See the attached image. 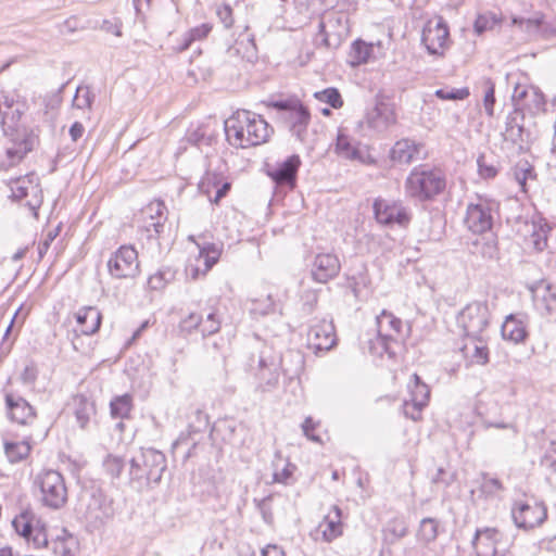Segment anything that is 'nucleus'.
<instances>
[{"label":"nucleus","mask_w":556,"mask_h":556,"mask_svg":"<svg viewBox=\"0 0 556 556\" xmlns=\"http://www.w3.org/2000/svg\"><path fill=\"white\" fill-rule=\"evenodd\" d=\"M300 165L301 160L299 155H291L279 164L278 167L270 173V176L278 185H288L293 188Z\"/></svg>","instance_id":"obj_29"},{"label":"nucleus","mask_w":556,"mask_h":556,"mask_svg":"<svg viewBox=\"0 0 556 556\" xmlns=\"http://www.w3.org/2000/svg\"><path fill=\"white\" fill-rule=\"evenodd\" d=\"M490 309L486 302L468 303L457 315V325L467 337L478 339L490 323Z\"/></svg>","instance_id":"obj_6"},{"label":"nucleus","mask_w":556,"mask_h":556,"mask_svg":"<svg viewBox=\"0 0 556 556\" xmlns=\"http://www.w3.org/2000/svg\"><path fill=\"white\" fill-rule=\"evenodd\" d=\"M114 513L113 500L98 491L90 495L84 518L90 527L98 529L113 518Z\"/></svg>","instance_id":"obj_10"},{"label":"nucleus","mask_w":556,"mask_h":556,"mask_svg":"<svg viewBox=\"0 0 556 556\" xmlns=\"http://www.w3.org/2000/svg\"><path fill=\"white\" fill-rule=\"evenodd\" d=\"M511 24L530 37L551 38L556 35V23L546 22L542 13H535L531 18L513 17Z\"/></svg>","instance_id":"obj_21"},{"label":"nucleus","mask_w":556,"mask_h":556,"mask_svg":"<svg viewBox=\"0 0 556 556\" xmlns=\"http://www.w3.org/2000/svg\"><path fill=\"white\" fill-rule=\"evenodd\" d=\"M374 50L372 43H367L364 40H355L350 48L348 62L351 66L355 67L365 64L369 61Z\"/></svg>","instance_id":"obj_36"},{"label":"nucleus","mask_w":556,"mask_h":556,"mask_svg":"<svg viewBox=\"0 0 556 556\" xmlns=\"http://www.w3.org/2000/svg\"><path fill=\"white\" fill-rule=\"evenodd\" d=\"M377 338L370 341L369 350L372 354L382 355L388 353L392 355V343L403 337V321L392 313L382 311L376 317Z\"/></svg>","instance_id":"obj_5"},{"label":"nucleus","mask_w":556,"mask_h":556,"mask_svg":"<svg viewBox=\"0 0 556 556\" xmlns=\"http://www.w3.org/2000/svg\"><path fill=\"white\" fill-rule=\"evenodd\" d=\"M482 488L485 492H489V493H495L503 489L501 481L495 478L484 479Z\"/></svg>","instance_id":"obj_62"},{"label":"nucleus","mask_w":556,"mask_h":556,"mask_svg":"<svg viewBox=\"0 0 556 556\" xmlns=\"http://www.w3.org/2000/svg\"><path fill=\"white\" fill-rule=\"evenodd\" d=\"M9 188L13 199L25 200V205L29 207L34 215H37L36 212L42 203V190L35 174L10 180Z\"/></svg>","instance_id":"obj_8"},{"label":"nucleus","mask_w":556,"mask_h":556,"mask_svg":"<svg viewBox=\"0 0 556 556\" xmlns=\"http://www.w3.org/2000/svg\"><path fill=\"white\" fill-rule=\"evenodd\" d=\"M494 103H495V97H494V86L491 85L488 90L485 91L484 99H483V106L484 111L489 116H493L494 113Z\"/></svg>","instance_id":"obj_59"},{"label":"nucleus","mask_w":556,"mask_h":556,"mask_svg":"<svg viewBox=\"0 0 556 556\" xmlns=\"http://www.w3.org/2000/svg\"><path fill=\"white\" fill-rule=\"evenodd\" d=\"M315 99L328 103L333 109H340L343 105L341 94L336 88H327L314 93Z\"/></svg>","instance_id":"obj_47"},{"label":"nucleus","mask_w":556,"mask_h":556,"mask_svg":"<svg viewBox=\"0 0 556 556\" xmlns=\"http://www.w3.org/2000/svg\"><path fill=\"white\" fill-rule=\"evenodd\" d=\"M463 352L473 363L484 365L489 361L488 349L480 340L478 342L472 340L466 343L463 348Z\"/></svg>","instance_id":"obj_40"},{"label":"nucleus","mask_w":556,"mask_h":556,"mask_svg":"<svg viewBox=\"0 0 556 556\" xmlns=\"http://www.w3.org/2000/svg\"><path fill=\"white\" fill-rule=\"evenodd\" d=\"M37 378V369L34 365H28L24 368L21 379L24 383H33Z\"/></svg>","instance_id":"obj_64"},{"label":"nucleus","mask_w":556,"mask_h":556,"mask_svg":"<svg viewBox=\"0 0 556 556\" xmlns=\"http://www.w3.org/2000/svg\"><path fill=\"white\" fill-rule=\"evenodd\" d=\"M219 256L220 250L214 244L201 248L194 261H190L187 265V275L193 280L205 276L214 264L217 263Z\"/></svg>","instance_id":"obj_19"},{"label":"nucleus","mask_w":556,"mask_h":556,"mask_svg":"<svg viewBox=\"0 0 556 556\" xmlns=\"http://www.w3.org/2000/svg\"><path fill=\"white\" fill-rule=\"evenodd\" d=\"M435 96L442 100H464L469 96L468 88H459L452 90L438 89Z\"/></svg>","instance_id":"obj_53"},{"label":"nucleus","mask_w":556,"mask_h":556,"mask_svg":"<svg viewBox=\"0 0 556 556\" xmlns=\"http://www.w3.org/2000/svg\"><path fill=\"white\" fill-rule=\"evenodd\" d=\"M497 204L486 199H478L467 206L465 225L473 233H484L492 228Z\"/></svg>","instance_id":"obj_9"},{"label":"nucleus","mask_w":556,"mask_h":556,"mask_svg":"<svg viewBox=\"0 0 556 556\" xmlns=\"http://www.w3.org/2000/svg\"><path fill=\"white\" fill-rule=\"evenodd\" d=\"M438 535V522L432 518H425L420 522L418 536L424 542H432Z\"/></svg>","instance_id":"obj_49"},{"label":"nucleus","mask_w":556,"mask_h":556,"mask_svg":"<svg viewBox=\"0 0 556 556\" xmlns=\"http://www.w3.org/2000/svg\"><path fill=\"white\" fill-rule=\"evenodd\" d=\"M35 515L25 510L16 516L12 526L16 533L23 536L28 543H31L34 548H41L48 545V538L45 527L39 525V521L34 526Z\"/></svg>","instance_id":"obj_12"},{"label":"nucleus","mask_w":556,"mask_h":556,"mask_svg":"<svg viewBox=\"0 0 556 556\" xmlns=\"http://www.w3.org/2000/svg\"><path fill=\"white\" fill-rule=\"evenodd\" d=\"M529 290L539 309L551 313L556 308V292L547 281L540 280L530 286Z\"/></svg>","instance_id":"obj_24"},{"label":"nucleus","mask_w":556,"mask_h":556,"mask_svg":"<svg viewBox=\"0 0 556 556\" xmlns=\"http://www.w3.org/2000/svg\"><path fill=\"white\" fill-rule=\"evenodd\" d=\"M219 184L218 177L211 174H207L200 184V189L216 204L230 189L229 182H223L220 186Z\"/></svg>","instance_id":"obj_34"},{"label":"nucleus","mask_w":556,"mask_h":556,"mask_svg":"<svg viewBox=\"0 0 556 556\" xmlns=\"http://www.w3.org/2000/svg\"><path fill=\"white\" fill-rule=\"evenodd\" d=\"M290 123L292 134L301 141L304 140L307 126L311 121L308 110L299 102L296 106H293L292 112L287 117Z\"/></svg>","instance_id":"obj_32"},{"label":"nucleus","mask_w":556,"mask_h":556,"mask_svg":"<svg viewBox=\"0 0 556 556\" xmlns=\"http://www.w3.org/2000/svg\"><path fill=\"white\" fill-rule=\"evenodd\" d=\"M294 469L295 466L288 462H285L281 469L279 468V463L275 464L274 480L280 483H287L292 477Z\"/></svg>","instance_id":"obj_52"},{"label":"nucleus","mask_w":556,"mask_h":556,"mask_svg":"<svg viewBox=\"0 0 556 556\" xmlns=\"http://www.w3.org/2000/svg\"><path fill=\"white\" fill-rule=\"evenodd\" d=\"M445 188V177L439 169L414 168L405 181L406 194L424 201L439 194Z\"/></svg>","instance_id":"obj_3"},{"label":"nucleus","mask_w":556,"mask_h":556,"mask_svg":"<svg viewBox=\"0 0 556 556\" xmlns=\"http://www.w3.org/2000/svg\"><path fill=\"white\" fill-rule=\"evenodd\" d=\"M110 408L113 418H128L132 409V396L130 394L115 396L110 403Z\"/></svg>","instance_id":"obj_39"},{"label":"nucleus","mask_w":556,"mask_h":556,"mask_svg":"<svg viewBox=\"0 0 556 556\" xmlns=\"http://www.w3.org/2000/svg\"><path fill=\"white\" fill-rule=\"evenodd\" d=\"M395 122L396 115L393 104L384 101L377 102L365 116L367 126L378 132L387 130Z\"/></svg>","instance_id":"obj_20"},{"label":"nucleus","mask_w":556,"mask_h":556,"mask_svg":"<svg viewBox=\"0 0 556 556\" xmlns=\"http://www.w3.org/2000/svg\"><path fill=\"white\" fill-rule=\"evenodd\" d=\"M165 455L154 448H141L130 460V481L138 488L156 485L166 469Z\"/></svg>","instance_id":"obj_2"},{"label":"nucleus","mask_w":556,"mask_h":556,"mask_svg":"<svg viewBox=\"0 0 556 556\" xmlns=\"http://www.w3.org/2000/svg\"><path fill=\"white\" fill-rule=\"evenodd\" d=\"M108 268L115 278H131L139 273L138 253L131 245L121 247L109 260Z\"/></svg>","instance_id":"obj_11"},{"label":"nucleus","mask_w":556,"mask_h":556,"mask_svg":"<svg viewBox=\"0 0 556 556\" xmlns=\"http://www.w3.org/2000/svg\"><path fill=\"white\" fill-rule=\"evenodd\" d=\"M500 533L496 529L485 528L477 530L472 540V546L477 556H493L497 552L496 543Z\"/></svg>","instance_id":"obj_27"},{"label":"nucleus","mask_w":556,"mask_h":556,"mask_svg":"<svg viewBox=\"0 0 556 556\" xmlns=\"http://www.w3.org/2000/svg\"><path fill=\"white\" fill-rule=\"evenodd\" d=\"M220 328V321L217 319L215 313H210L205 319L202 318L200 325V332L203 336H211L216 333Z\"/></svg>","instance_id":"obj_51"},{"label":"nucleus","mask_w":556,"mask_h":556,"mask_svg":"<svg viewBox=\"0 0 556 556\" xmlns=\"http://www.w3.org/2000/svg\"><path fill=\"white\" fill-rule=\"evenodd\" d=\"M515 181L526 194H532L539 190V181L533 166L528 161H519L513 168Z\"/></svg>","instance_id":"obj_23"},{"label":"nucleus","mask_w":556,"mask_h":556,"mask_svg":"<svg viewBox=\"0 0 556 556\" xmlns=\"http://www.w3.org/2000/svg\"><path fill=\"white\" fill-rule=\"evenodd\" d=\"M479 174L481 177L490 179L497 175V167L493 164H486L484 156L478 159Z\"/></svg>","instance_id":"obj_56"},{"label":"nucleus","mask_w":556,"mask_h":556,"mask_svg":"<svg viewBox=\"0 0 556 556\" xmlns=\"http://www.w3.org/2000/svg\"><path fill=\"white\" fill-rule=\"evenodd\" d=\"M124 465L125 460L122 457L112 454H109L103 460V468L112 479L119 478Z\"/></svg>","instance_id":"obj_48"},{"label":"nucleus","mask_w":556,"mask_h":556,"mask_svg":"<svg viewBox=\"0 0 556 556\" xmlns=\"http://www.w3.org/2000/svg\"><path fill=\"white\" fill-rule=\"evenodd\" d=\"M502 337L514 343L525 341L528 336L526 317L523 315H508L502 325Z\"/></svg>","instance_id":"obj_28"},{"label":"nucleus","mask_w":556,"mask_h":556,"mask_svg":"<svg viewBox=\"0 0 556 556\" xmlns=\"http://www.w3.org/2000/svg\"><path fill=\"white\" fill-rule=\"evenodd\" d=\"M225 134L232 147L248 149L265 143L273 128L261 115L242 110L226 119Z\"/></svg>","instance_id":"obj_1"},{"label":"nucleus","mask_w":556,"mask_h":556,"mask_svg":"<svg viewBox=\"0 0 556 556\" xmlns=\"http://www.w3.org/2000/svg\"><path fill=\"white\" fill-rule=\"evenodd\" d=\"M216 14L225 27H230L233 24L232 9L228 4L219 5L216 10Z\"/></svg>","instance_id":"obj_58"},{"label":"nucleus","mask_w":556,"mask_h":556,"mask_svg":"<svg viewBox=\"0 0 556 556\" xmlns=\"http://www.w3.org/2000/svg\"><path fill=\"white\" fill-rule=\"evenodd\" d=\"M25 104L15 101L13 96L0 92V114L2 115V122L5 125L8 119L21 118L24 113Z\"/></svg>","instance_id":"obj_37"},{"label":"nucleus","mask_w":556,"mask_h":556,"mask_svg":"<svg viewBox=\"0 0 556 556\" xmlns=\"http://www.w3.org/2000/svg\"><path fill=\"white\" fill-rule=\"evenodd\" d=\"M141 216L142 218H149L154 233L160 235L167 218L165 204L160 200H154L141 211Z\"/></svg>","instance_id":"obj_33"},{"label":"nucleus","mask_w":556,"mask_h":556,"mask_svg":"<svg viewBox=\"0 0 556 556\" xmlns=\"http://www.w3.org/2000/svg\"><path fill=\"white\" fill-rule=\"evenodd\" d=\"M421 43L428 53L442 58L451 45L450 29L446 22L441 16L429 20L421 34Z\"/></svg>","instance_id":"obj_7"},{"label":"nucleus","mask_w":556,"mask_h":556,"mask_svg":"<svg viewBox=\"0 0 556 556\" xmlns=\"http://www.w3.org/2000/svg\"><path fill=\"white\" fill-rule=\"evenodd\" d=\"M101 27L104 31L113 34L116 37L122 36L121 23L118 21H103Z\"/></svg>","instance_id":"obj_63"},{"label":"nucleus","mask_w":556,"mask_h":556,"mask_svg":"<svg viewBox=\"0 0 556 556\" xmlns=\"http://www.w3.org/2000/svg\"><path fill=\"white\" fill-rule=\"evenodd\" d=\"M336 152L344 159L364 162L362 152L353 143L352 139L341 131H339L337 137Z\"/></svg>","instance_id":"obj_38"},{"label":"nucleus","mask_w":556,"mask_h":556,"mask_svg":"<svg viewBox=\"0 0 556 556\" xmlns=\"http://www.w3.org/2000/svg\"><path fill=\"white\" fill-rule=\"evenodd\" d=\"M317 424L314 422V420L311 417L305 418L304 422L302 424V430L304 435L316 443H321V439L319 435L314 434V430L316 428Z\"/></svg>","instance_id":"obj_57"},{"label":"nucleus","mask_w":556,"mask_h":556,"mask_svg":"<svg viewBox=\"0 0 556 556\" xmlns=\"http://www.w3.org/2000/svg\"><path fill=\"white\" fill-rule=\"evenodd\" d=\"M545 100L543 93L534 87L529 90V98L525 101L521 109L528 110L531 114H538L544 110Z\"/></svg>","instance_id":"obj_46"},{"label":"nucleus","mask_w":556,"mask_h":556,"mask_svg":"<svg viewBox=\"0 0 556 556\" xmlns=\"http://www.w3.org/2000/svg\"><path fill=\"white\" fill-rule=\"evenodd\" d=\"M374 212L377 222L386 226L405 227L410 219L406 208L395 201L377 199L374 202Z\"/></svg>","instance_id":"obj_15"},{"label":"nucleus","mask_w":556,"mask_h":556,"mask_svg":"<svg viewBox=\"0 0 556 556\" xmlns=\"http://www.w3.org/2000/svg\"><path fill=\"white\" fill-rule=\"evenodd\" d=\"M526 228L529 233V237L527 238L529 243L536 251H543L547 247V235L549 231L547 224L532 222L530 224L527 223Z\"/></svg>","instance_id":"obj_35"},{"label":"nucleus","mask_w":556,"mask_h":556,"mask_svg":"<svg viewBox=\"0 0 556 556\" xmlns=\"http://www.w3.org/2000/svg\"><path fill=\"white\" fill-rule=\"evenodd\" d=\"M300 101L292 99L286 101H275L270 103V106L286 113V118L292 112L293 106H296Z\"/></svg>","instance_id":"obj_61"},{"label":"nucleus","mask_w":556,"mask_h":556,"mask_svg":"<svg viewBox=\"0 0 556 556\" xmlns=\"http://www.w3.org/2000/svg\"><path fill=\"white\" fill-rule=\"evenodd\" d=\"M39 491V500L43 506L52 509L63 507L67 501V489L63 476L52 469L40 471L34 480Z\"/></svg>","instance_id":"obj_4"},{"label":"nucleus","mask_w":556,"mask_h":556,"mask_svg":"<svg viewBox=\"0 0 556 556\" xmlns=\"http://www.w3.org/2000/svg\"><path fill=\"white\" fill-rule=\"evenodd\" d=\"M35 143L33 137L17 134L16 138H10L5 142L4 153L0 157V167L8 169L18 164L24 156L31 151Z\"/></svg>","instance_id":"obj_17"},{"label":"nucleus","mask_w":556,"mask_h":556,"mask_svg":"<svg viewBox=\"0 0 556 556\" xmlns=\"http://www.w3.org/2000/svg\"><path fill=\"white\" fill-rule=\"evenodd\" d=\"M202 324V316L197 313H190L187 317L179 323V329L184 333H191L194 330H200Z\"/></svg>","instance_id":"obj_50"},{"label":"nucleus","mask_w":556,"mask_h":556,"mask_svg":"<svg viewBox=\"0 0 556 556\" xmlns=\"http://www.w3.org/2000/svg\"><path fill=\"white\" fill-rule=\"evenodd\" d=\"M5 403L11 420L20 425H31L35 421L36 413L23 397L7 393Z\"/></svg>","instance_id":"obj_22"},{"label":"nucleus","mask_w":556,"mask_h":556,"mask_svg":"<svg viewBox=\"0 0 556 556\" xmlns=\"http://www.w3.org/2000/svg\"><path fill=\"white\" fill-rule=\"evenodd\" d=\"M341 264L338 256L333 253H318L312 263V278L319 282L326 283L338 276Z\"/></svg>","instance_id":"obj_18"},{"label":"nucleus","mask_w":556,"mask_h":556,"mask_svg":"<svg viewBox=\"0 0 556 556\" xmlns=\"http://www.w3.org/2000/svg\"><path fill=\"white\" fill-rule=\"evenodd\" d=\"M94 94L88 86H78L73 99V108L91 111Z\"/></svg>","instance_id":"obj_45"},{"label":"nucleus","mask_w":556,"mask_h":556,"mask_svg":"<svg viewBox=\"0 0 556 556\" xmlns=\"http://www.w3.org/2000/svg\"><path fill=\"white\" fill-rule=\"evenodd\" d=\"M511 517L518 528L531 529L544 522L547 511L542 503L516 501L511 508Z\"/></svg>","instance_id":"obj_13"},{"label":"nucleus","mask_w":556,"mask_h":556,"mask_svg":"<svg viewBox=\"0 0 556 556\" xmlns=\"http://www.w3.org/2000/svg\"><path fill=\"white\" fill-rule=\"evenodd\" d=\"M533 86L516 85L511 99L516 106L522 108L525 101L529 98V90H533Z\"/></svg>","instance_id":"obj_55"},{"label":"nucleus","mask_w":556,"mask_h":556,"mask_svg":"<svg viewBox=\"0 0 556 556\" xmlns=\"http://www.w3.org/2000/svg\"><path fill=\"white\" fill-rule=\"evenodd\" d=\"M502 23V17L493 12L479 14L473 23V31L480 36L485 31L494 29L496 25Z\"/></svg>","instance_id":"obj_42"},{"label":"nucleus","mask_w":556,"mask_h":556,"mask_svg":"<svg viewBox=\"0 0 556 556\" xmlns=\"http://www.w3.org/2000/svg\"><path fill=\"white\" fill-rule=\"evenodd\" d=\"M520 119L522 118L517 113L508 115L505 123V129L502 132L504 142L506 144H511L513 148L517 147L518 149L522 148L527 137Z\"/></svg>","instance_id":"obj_30"},{"label":"nucleus","mask_w":556,"mask_h":556,"mask_svg":"<svg viewBox=\"0 0 556 556\" xmlns=\"http://www.w3.org/2000/svg\"><path fill=\"white\" fill-rule=\"evenodd\" d=\"M253 303H254L253 311L255 313H258L261 315H267V314L274 312L275 302L270 294H267L262 299H256L253 301Z\"/></svg>","instance_id":"obj_54"},{"label":"nucleus","mask_w":556,"mask_h":556,"mask_svg":"<svg viewBox=\"0 0 556 556\" xmlns=\"http://www.w3.org/2000/svg\"><path fill=\"white\" fill-rule=\"evenodd\" d=\"M337 342L334 326L327 319L315 320L307 331V345L314 351H329Z\"/></svg>","instance_id":"obj_16"},{"label":"nucleus","mask_w":556,"mask_h":556,"mask_svg":"<svg viewBox=\"0 0 556 556\" xmlns=\"http://www.w3.org/2000/svg\"><path fill=\"white\" fill-rule=\"evenodd\" d=\"M58 235H59V228H56L54 230H50L47 232L45 239L39 242L38 253H39L40 257H42L43 254L48 251L50 243L56 238Z\"/></svg>","instance_id":"obj_60"},{"label":"nucleus","mask_w":556,"mask_h":556,"mask_svg":"<svg viewBox=\"0 0 556 556\" xmlns=\"http://www.w3.org/2000/svg\"><path fill=\"white\" fill-rule=\"evenodd\" d=\"M75 317L79 326L78 330L83 334H93L100 328L102 316L97 307H83L75 314Z\"/></svg>","instance_id":"obj_31"},{"label":"nucleus","mask_w":556,"mask_h":556,"mask_svg":"<svg viewBox=\"0 0 556 556\" xmlns=\"http://www.w3.org/2000/svg\"><path fill=\"white\" fill-rule=\"evenodd\" d=\"M76 408H75V416L76 419L80 426V428H85L91 416L94 414V405L93 403L89 402L84 396H78L75 399Z\"/></svg>","instance_id":"obj_44"},{"label":"nucleus","mask_w":556,"mask_h":556,"mask_svg":"<svg viewBox=\"0 0 556 556\" xmlns=\"http://www.w3.org/2000/svg\"><path fill=\"white\" fill-rule=\"evenodd\" d=\"M317 531L321 533L323 539L327 542H331L342 534V513L338 506L331 507L324 520L319 523Z\"/></svg>","instance_id":"obj_26"},{"label":"nucleus","mask_w":556,"mask_h":556,"mask_svg":"<svg viewBox=\"0 0 556 556\" xmlns=\"http://www.w3.org/2000/svg\"><path fill=\"white\" fill-rule=\"evenodd\" d=\"M422 144L410 139H401L396 141L391 149L390 157L393 162L400 164H409L419 159L422 152Z\"/></svg>","instance_id":"obj_25"},{"label":"nucleus","mask_w":556,"mask_h":556,"mask_svg":"<svg viewBox=\"0 0 556 556\" xmlns=\"http://www.w3.org/2000/svg\"><path fill=\"white\" fill-rule=\"evenodd\" d=\"M408 389L410 399L404 402V415L414 421H418L421 419L422 408L428 405L430 389L426 383L421 382L420 378L416 374L412 376Z\"/></svg>","instance_id":"obj_14"},{"label":"nucleus","mask_w":556,"mask_h":556,"mask_svg":"<svg viewBox=\"0 0 556 556\" xmlns=\"http://www.w3.org/2000/svg\"><path fill=\"white\" fill-rule=\"evenodd\" d=\"M4 452L11 463H18L29 455L30 445L27 441L5 442Z\"/></svg>","instance_id":"obj_41"},{"label":"nucleus","mask_w":556,"mask_h":556,"mask_svg":"<svg viewBox=\"0 0 556 556\" xmlns=\"http://www.w3.org/2000/svg\"><path fill=\"white\" fill-rule=\"evenodd\" d=\"M212 30V25L208 23H204L200 26L191 28L182 36V42L179 47L176 48L178 52L187 50L191 43L195 40H201L205 38L210 31Z\"/></svg>","instance_id":"obj_43"}]
</instances>
